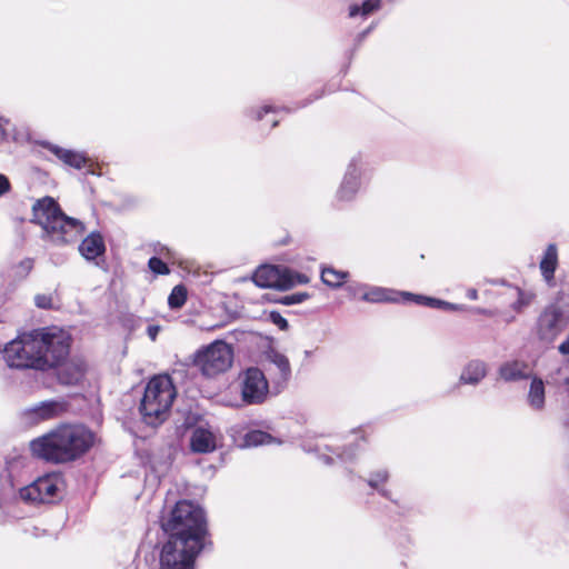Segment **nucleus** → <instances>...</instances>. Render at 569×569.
<instances>
[{
    "instance_id": "1",
    "label": "nucleus",
    "mask_w": 569,
    "mask_h": 569,
    "mask_svg": "<svg viewBox=\"0 0 569 569\" xmlns=\"http://www.w3.org/2000/svg\"><path fill=\"white\" fill-rule=\"evenodd\" d=\"M96 441V435L83 425L63 423L30 441L33 457L62 465L78 460Z\"/></svg>"
},
{
    "instance_id": "2",
    "label": "nucleus",
    "mask_w": 569,
    "mask_h": 569,
    "mask_svg": "<svg viewBox=\"0 0 569 569\" xmlns=\"http://www.w3.org/2000/svg\"><path fill=\"white\" fill-rule=\"evenodd\" d=\"M32 211L34 221L42 227L48 240L53 244L73 243L84 231L83 223L66 216L50 197L38 200Z\"/></svg>"
},
{
    "instance_id": "3",
    "label": "nucleus",
    "mask_w": 569,
    "mask_h": 569,
    "mask_svg": "<svg viewBox=\"0 0 569 569\" xmlns=\"http://www.w3.org/2000/svg\"><path fill=\"white\" fill-rule=\"evenodd\" d=\"M161 526L167 535L184 539L192 546L202 545L207 548L211 543L204 511L191 501H178Z\"/></svg>"
},
{
    "instance_id": "4",
    "label": "nucleus",
    "mask_w": 569,
    "mask_h": 569,
    "mask_svg": "<svg viewBox=\"0 0 569 569\" xmlns=\"http://www.w3.org/2000/svg\"><path fill=\"white\" fill-rule=\"evenodd\" d=\"M569 325V279L560 280L555 300L539 312L533 332L545 343H552Z\"/></svg>"
},
{
    "instance_id": "5",
    "label": "nucleus",
    "mask_w": 569,
    "mask_h": 569,
    "mask_svg": "<svg viewBox=\"0 0 569 569\" xmlns=\"http://www.w3.org/2000/svg\"><path fill=\"white\" fill-rule=\"evenodd\" d=\"M177 396L176 388L168 375H158L149 380L140 403V412L147 425L163 422Z\"/></svg>"
},
{
    "instance_id": "6",
    "label": "nucleus",
    "mask_w": 569,
    "mask_h": 569,
    "mask_svg": "<svg viewBox=\"0 0 569 569\" xmlns=\"http://www.w3.org/2000/svg\"><path fill=\"white\" fill-rule=\"evenodd\" d=\"M3 358L10 368L46 370L47 360L40 356L36 330L7 343Z\"/></svg>"
},
{
    "instance_id": "7",
    "label": "nucleus",
    "mask_w": 569,
    "mask_h": 569,
    "mask_svg": "<svg viewBox=\"0 0 569 569\" xmlns=\"http://www.w3.org/2000/svg\"><path fill=\"white\" fill-rule=\"evenodd\" d=\"M40 356L47 360L46 370L58 367L70 352L71 337L58 327L36 330Z\"/></svg>"
},
{
    "instance_id": "8",
    "label": "nucleus",
    "mask_w": 569,
    "mask_h": 569,
    "mask_svg": "<svg viewBox=\"0 0 569 569\" xmlns=\"http://www.w3.org/2000/svg\"><path fill=\"white\" fill-rule=\"evenodd\" d=\"M204 549L202 545L192 546L184 539L168 535L160 552V569H193L196 558Z\"/></svg>"
},
{
    "instance_id": "9",
    "label": "nucleus",
    "mask_w": 569,
    "mask_h": 569,
    "mask_svg": "<svg viewBox=\"0 0 569 569\" xmlns=\"http://www.w3.org/2000/svg\"><path fill=\"white\" fill-rule=\"evenodd\" d=\"M233 360V350L230 345L216 340L194 355V366L207 377H213L227 371Z\"/></svg>"
},
{
    "instance_id": "10",
    "label": "nucleus",
    "mask_w": 569,
    "mask_h": 569,
    "mask_svg": "<svg viewBox=\"0 0 569 569\" xmlns=\"http://www.w3.org/2000/svg\"><path fill=\"white\" fill-rule=\"evenodd\" d=\"M63 490L64 480L62 475L52 472L20 489L19 496L29 503H53L62 498Z\"/></svg>"
},
{
    "instance_id": "11",
    "label": "nucleus",
    "mask_w": 569,
    "mask_h": 569,
    "mask_svg": "<svg viewBox=\"0 0 569 569\" xmlns=\"http://www.w3.org/2000/svg\"><path fill=\"white\" fill-rule=\"evenodd\" d=\"M252 280L260 288L288 290L296 284L307 283L309 278L284 267L267 264L259 267L254 271Z\"/></svg>"
},
{
    "instance_id": "12",
    "label": "nucleus",
    "mask_w": 569,
    "mask_h": 569,
    "mask_svg": "<svg viewBox=\"0 0 569 569\" xmlns=\"http://www.w3.org/2000/svg\"><path fill=\"white\" fill-rule=\"evenodd\" d=\"M241 399L247 405H261L270 393V385L262 370L250 367L239 376Z\"/></svg>"
},
{
    "instance_id": "13",
    "label": "nucleus",
    "mask_w": 569,
    "mask_h": 569,
    "mask_svg": "<svg viewBox=\"0 0 569 569\" xmlns=\"http://www.w3.org/2000/svg\"><path fill=\"white\" fill-rule=\"evenodd\" d=\"M266 360L274 367L271 371V390L274 395L280 393L287 387L291 378V367L287 356L270 349L266 352Z\"/></svg>"
},
{
    "instance_id": "14",
    "label": "nucleus",
    "mask_w": 569,
    "mask_h": 569,
    "mask_svg": "<svg viewBox=\"0 0 569 569\" xmlns=\"http://www.w3.org/2000/svg\"><path fill=\"white\" fill-rule=\"evenodd\" d=\"M362 159L360 156L353 157L346 170L341 184L337 191V200L351 201L360 188Z\"/></svg>"
},
{
    "instance_id": "15",
    "label": "nucleus",
    "mask_w": 569,
    "mask_h": 569,
    "mask_svg": "<svg viewBox=\"0 0 569 569\" xmlns=\"http://www.w3.org/2000/svg\"><path fill=\"white\" fill-rule=\"evenodd\" d=\"M68 409V403L62 400H47L23 411L24 419L32 425L60 417Z\"/></svg>"
},
{
    "instance_id": "16",
    "label": "nucleus",
    "mask_w": 569,
    "mask_h": 569,
    "mask_svg": "<svg viewBox=\"0 0 569 569\" xmlns=\"http://www.w3.org/2000/svg\"><path fill=\"white\" fill-rule=\"evenodd\" d=\"M58 369L57 377L58 381L64 386L79 385L86 373V365L81 359H71L69 361H62Z\"/></svg>"
},
{
    "instance_id": "17",
    "label": "nucleus",
    "mask_w": 569,
    "mask_h": 569,
    "mask_svg": "<svg viewBox=\"0 0 569 569\" xmlns=\"http://www.w3.org/2000/svg\"><path fill=\"white\" fill-rule=\"evenodd\" d=\"M558 248L555 243H549L539 262L541 277L549 288H553L556 286L555 273L558 268Z\"/></svg>"
},
{
    "instance_id": "18",
    "label": "nucleus",
    "mask_w": 569,
    "mask_h": 569,
    "mask_svg": "<svg viewBox=\"0 0 569 569\" xmlns=\"http://www.w3.org/2000/svg\"><path fill=\"white\" fill-rule=\"evenodd\" d=\"M529 365L523 360H508L498 368L499 378L506 382H516L530 378Z\"/></svg>"
},
{
    "instance_id": "19",
    "label": "nucleus",
    "mask_w": 569,
    "mask_h": 569,
    "mask_svg": "<svg viewBox=\"0 0 569 569\" xmlns=\"http://www.w3.org/2000/svg\"><path fill=\"white\" fill-rule=\"evenodd\" d=\"M190 448L197 453L212 452L217 448V436L209 428L199 426L192 431Z\"/></svg>"
},
{
    "instance_id": "20",
    "label": "nucleus",
    "mask_w": 569,
    "mask_h": 569,
    "mask_svg": "<svg viewBox=\"0 0 569 569\" xmlns=\"http://www.w3.org/2000/svg\"><path fill=\"white\" fill-rule=\"evenodd\" d=\"M488 373V365L480 359H472L468 361L459 376L461 385L478 386Z\"/></svg>"
},
{
    "instance_id": "21",
    "label": "nucleus",
    "mask_w": 569,
    "mask_h": 569,
    "mask_svg": "<svg viewBox=\"0 0 569 569\" xmlns=\"http://www.w3.org/2000/svg\"><path fill=\"white\" fill-rule=\"evenodd\" d=\"M41 146L67 166L81 169L87 164L88 159L82 152L64 149L51 142H42Z\"/></svg>"
},
{
    "instance_id": "22",
    "label": "nucleus",
    "mask_w": 569,
    "mask_h": 569,
    "mask_svg": "<svg viewBox=\"0 0 569 569\" xmlns=\"http://www.w3.org/2000/svg\"><path fill=\"white\" fill-rule=\"evenodd\" d=\"M501 297L509 303L510 308L516 312H522L525 308L530 306L533 299V295L521 290L516 286H506Z\"/></svg>"
},
{
    "instance_id": "23",
    "label": "nucleus",
    "mask_w": 569,
    "mask_h": 569,
    "mask_svg": "<svg viewBox=\"0 0 569 569\" xmlns=\"http://www.w3.org/2000/svg\"><path fill=\"white\" fill-rule=\"evenodd\" d=\"M361 300L371 303L398 302L400 301V291L366 284L365 292L361 295Z\"/></svg>"
},
{
    "instance_id": "24",
    "label": "nucleus",
    "mask_w": 569,
    "mask_h": 569,
    "mask_svg": "<svg viewBox=\"0 0 569 569\" xmlns=\"http://www.w3.org/2000/svg\"><path fill=\"white\" fill-rule=\"evenodd\" d=\"M81 256L87 260H93L106 251L104 240L99 232H91L79 246Z\"/></svg>"
},
{
    "instance_id": "25",
    "label": "nucleus",
    "mask_w": 569,
    "mask_h": 569,
    "mask_svg": "<svg viewBox=\"0 0 569 569\" xmlns=\"http://www.w3.org/2000/svg\"><path fill=\"white\" fill-rule=\"evenodd\" d=\"M527 400L531 409L536 411L543 410L546 403V392L542 379L535 377L531 380Z\"/></svg>"
},
{
    "instance_id": "26",
    "label": "nucleus",
    "mask_w": 569,
    "mask_h": 569,
    "mask_svg": "<svg viewBox=\"0 0 569 569\" xmlns=\"http://www.w3.org/2000/svg\"><path fill=\"white\" fill-rule=\"evenodd\" d=\"M348 276V272L339 271L330 267L323 268L321 271L322 282L331 288L341 287L345 283Z\"/></svg>"
},
{
    "instance_id": "27",
    "label": "nucleus",
    "mask_w": 569,
    "mask_h": 569,
    "mask_svg": "<svg viewBox=\"0 0 569 569\" xmlns=\"http://www.w3.org/2000/svg\"><path fill=\"white\" fill-rule=\"evenodd\" d=\"M388 478V471L386 469H381L371 473V476L368 479V485L372 489L377 490L382 497L391 499L390 491L381 487L382 483L387 482Z\"/></svg>"
},
{
    "instance_id": "28",
    "label": "nucleus",
    "mask_w": 569,
    "mask_h": 569,
    "mask_svg": "<svg viewBox=\"0 0 569 569\" xmlns=\"http://www.w3.org/2000/svg\"><path fill=\"white\" fill-rule=\"evenodd\" d=\"M243 440L247 447L269 445L274 441L271 435L262 430H251L247 432Z\"/></svg>"
},
{
    "instance_id": "29",
    "label": "nucleus",
    "mask_w": 569,
    "mask_h": 569,
    "mask_svg": "<svg viewBox=\"0 0 569 569\" xmlns=\"http://www.w3.org/2000/svg\"><path fill=\"white\" fill-rule=\"evenodd\" d=\"M379 7H380V0H366L362 2L361 6H358V4L350 6L349 17L353 18V17H357L358 14H361L362 17H367L368 14L378 10Z\"/></svg>"
},
{
    "instance_id": "30",
    "label": "nucleus",
    "mask_w": 569,
    "mask_h": 569,
    "mask_svg": "<svg viewBox=\"0 0 569 569\" xmlns=\"http://www.w3.org/2000/svg\"><path fill=\"white\" fill-rule=\"evenodd\" d=\"M187 300V289L182 286H176L168 297V305L171 309L181 308Z\"/></svg>"
},
{
    "instance_id": "31",
    "label": "nucleus",
    "mask_w": 569,
    "mask_h": 569,
    "mask_svg": "<svg viewBox=\"0 0 569 569\" xmlns=\"http://www.w3.org/2000/svg\"><path fill=\"white\" fill-rule=\"evenodd\" d=\"M429 308L440 309L445 311H463L466 309V307L462 305L451 303L437 298H431L429 300Z\"/></svg>"
},
{
    "instance_id": "32",
    "label": "nucleus",
    "mask_w": 569,
    "mask_h": 569,
    "mask_svg": "<svg viewBox=\"0 0 569 569\" xmlns=\"http://www.w3.org/2000/svg\"><path fill=\"white\" fill-rule=\"evenodd\" d=\"M400 299L402 301H415L417 305L429 307V300L431 299V297L400 291Z\"/></svg>"
},
{
    "instance_id": "33",
    "label": "nucleus",
    "mask_w": 569,
    "mask_h": 569,
    "mask_svg": "<svg viewBox=\"0 0 569 569\" xmlns=\"http://www.w3.org/2000/svg\"><path fill=\"white\" fill-rule=\"evenodd\" d=\"M148 266L157 274H168L170 272L168 266L158 257L150 258Z\"/></svg>"
},
{
    "instance_id": "34",
    "label": "nucleus",
    "mask_w": 569,
    "mask_h": 569,
    "mask_svg": "<svg viewBox=\"0 0 569 569\" xmlns=\"http://www.w3.org/2000/svg\"><path fill=\"white\" fill-rule=\"evenodd\" d=\"M309 298V295L307 292H297L292 295H287L281 298L280 302L284 306H293L301 303L306 299Z\"/></svg>"
},
{
    "instance_id": "35",
    "label": "nucleus",
    "mask_w": 569,
    "mask_h": 569,
    "mask_svg": "<svg viewBox=\"0 0 569 569\" xmlns=\"http://www.w3.org/2000/svg\"><path fill=\"white\" fill-rule=\"evenodd\" d=\"M269 320H270L273 325H276L280 330L286 331V330H288V328H289V323H288L287 319H286V318H283V317L281 316V313H280V312H278V311H271V312L269 313Z\"/></svg>"
},
{
    "instance_id": "36",
    "label": "nucleus",
    "mask_w": 569,
    "mask_h": 569,
    "mask_svg": "<svg viewBox=\"0 0 569 569\" xmlns=\"http://www.w3.org/2000/svg\"><path fill=\"white\" fill-rule=\"evenodd\" d=\"M269 112H273V113H277V110L272 107V106H269V104H264L260 108H257V109H251L249 111V116L253 119V120H261L262 119V114L263 113H269Z\"/></svg>"
},
{
    "instance_id": "37",
    "label": "nucleus",
    "mask_w": 569,
    "mask_h": 569,
    "mask_svg": "<svg viewBox=\"0 0 569 569\" xmlns=\"http://www.w3.org/2000/svg\"><path fill=\"white\" fill-rule=\"evenodd\" d=\"M34 303L41 309H51L53 307L51 295H37L34 297Z\"/></svg>"
},
{
    "instance_id": "38",
    "label": "nucleus",
    "mask_w": 569,
    "mask_h": 569,
    "mask_svg": "<svg viewBox=\"0 0 569 569\" xmlns=\"http://www.w3.org/2000/svg\"><path fill=\"white\" fill-rule=\"evenodd\" d=\"M33 268V260L27 258L22 260L17 267V274L20 277H26Z\"/></svg>"
},
{
    "instance_id": "39",
    "label": "nucleus",
    "mask_w": 569,
    "mask_h": 569,
    "mask_svg": "<svg viewBox=\"0 0 569 569\" xmlns=\"http://www.w3.org/2000/svg\"><path fill=\"white\" fill-rule=\"evenodd\" d=\"M365 289H366V284H363V283H351V284H348L346 288L347 292L352 298L359 297L360 299H361L362 292H365Z\"/></svg>"
},
{
    "instance_id": "40",
    "label": "nucleus",
    "mask_w": 569,
    "mask_h": 569,
    "mask_svg": "<svg viewBox=\"0 0 569 569\" xmlns=\"http://www.w3.org/2000/svg\"><path fill=\"white\" fill-rule=\"evenodd\" d=\"M322 448L328 449V450H331V449H330V447H329L328 445H317V447H316V451H317V452H319V456H320V458H322V459H323V462H325V463H327V465H331V463L333 462V460H335V459H333V457L328 456V455H326V453L321 452Z\"/></svg>"
},
{
    "instance_id": "41",
    "label": "nucleus",
    "mask_w": 569,
    "mask_h": 569,
    "mask_svg": "<svg viewBox=\"0 0 569 569\" xmlns=\"http://www.w3.org/2000/svg\"><path fill=\"white\" fill-rule=\"evenodd\" d=\"M337 458L343 460V461H350L355 458V450L353 449H347L343 451H333Z\"/></svg>"
},
{
    "instance_id": "42",
    "label": "nucleus",
    "mask_w": 569,
    "mask_h": 569,
    "mask_svg": "<svg viewBox=\"0 0 569 569\" xmlns=\"http://www.w3.org/2000/svg\"><path fill=\"white\" fill-rule=\"evenodd\" d=\"M10 187L11 186L9 179L4 174L0 173V197L9 192Z\"/></svg>"
},
{
    "instance_id": "43",
    "label": "nucleus",
    "mask_w": 569,
    "mask_h": 569,
    "mask_svg": "<svg viewBox=\"0 0 569 569\" xmlns=\"http://www.w3.org/2000/svg\"><path fill=\"white\" fill-rule=\"evenodd\" d=\"M558 351L562 356H569V333L567 335L566 339L558 346Z\"/></svg>"
},
{
    "instance_id": "44",
    "label": "nucleus",
    "mask_w": 569,
    "mask_h": 569,
    "mask_svg": "<svg viewBox=\"0 0 569 569\" xmlns=\"http://www.w3.org/2000/svg\"><path fill=\"white\" fill-rule=\"evenodd\" d=\"M159 331H160V327L156 326V325H151L147 328V333L152 341H154L157 339Z\"/></svg>"
},
{
    "instance_id": "45",
    "label": "nucleus",
    "mask_w": 569,
    "mask_h": 569,
    "mask_svg": "<svg viewBox=\"0 0 569 569\" xmlns=\"http://www.w3.org/2000/svg\"><path fill=\"white\" fill-rule=\"evenodd\" d=\"M467 297L471 300L478 299V291L476 289H469L467 292Z\"/></svg>"
},
{
    "instance_id": "46",
    "label": "nucleus",
    "mask_w": 569,
    "mask_h": 569,
    "mask_svg": "<svg viewBox=\"0 0 569 569\" xmlns=\"http://www.w3.org/2000/svg\"><path fill=\"white\" fill-rule=\"evenodd\" d=\"M475 312L480 313V315H486V316H492V312L490 310L482 309V308H476Z\"/></svg>"
},
{
    "instance_id": "47",
    "label": "nucleus",
    "mask_w": 569,
    "mask_h": 569,
    "mask_svg": "<svg viewBox=\"0 0 569 569\" xmlns=\"http://www.w3.org/2000/svg\"><path fill=\"white\" fill-rule=\"evenodd\" d=\"M563 390L569 396V376L563 380Z\"/></svg>"
},
{
    "instance_id": "48",
    "label": "nucleus",
    "mask_w": 569,
    "mask_h": 569,
    "mask_svg": "<svg viewBox=\"0 0 569 569\" xmlns=\"http://www.w3.org/2000/svg\"><path fill=\"white\" fill-rule=\"evenodd\" d=\"M372 27H370L369 29H367L366 31H363L362 33H360L358 36L359 38V41L363 40L366 38V36L371 31Z\"/></svg>"
},
{
    "instance_id": "49",
    "label": "nucleus",
    "mask_w": 569,
    "mask_h": 569,
    "mask_svg": "<svg viewBox=\"0 0 569 569\" xmlns=\"http://www.w3.org/2000/svg\"><path fill=\"white\" fill-rule=\"evenodd\" d=\"M311 355H312V351H311V350H306V351H305V357H306V358L311 357Z\"/></svg>"
},
{
    "instance_id": "50",
    "label": "nucleus",
    "mask_w": 569,
    "mask_h": 569,
    "mask_svg": "<svg viewBox=\"0 0 569 569\" xmlns=\"http://www.w3.org/2000/svg\"><path fill=\"white\" fill-rule=\"evenodd\" d=\"M278 122H279L278 120H272V124L271 126L276 127L278 124Z\"/></svg>"
},
{
    "instance_id": "51",
    "label": "nucleus",
    "mask_w": 569,
    "mask_h": 569,
    "mask_svg": "<svg viewBox=\"0 0 569 569\" xmlns=\"http://www.w3.org/2000/svg\"><path fill=\"white\" fill-rule=\"evenodd\" d=\"M355 433H358V432H363L362 428H359L357 430H353Z\"/></svg>"
}]
</instances>
